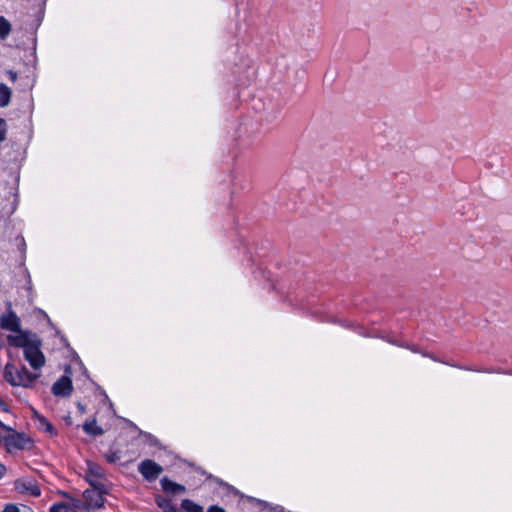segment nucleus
<instances>
[{
    "label": "nucleus",
    "instance_id": "nucleus-1",
    "mask_svg": "<svg viewBox=\"0 0 512 512\" xmlns=\"http://www.w3.org/2000/svg\"><path fill=\"white\" fill-rule=\"evenodd\" d=\"M39 376V374L29 372L25 366L17 368L11 363H7L4 369V379L12 386L30 388Z\"/></svg>",
    "mask_w": 512,
    "mask_h": 512
},
{
    "label": "nucleus",
    "instance_id": "nucleus-2",
    "mask_svg": "<svg viewBox=\"0 0 512 512\" xmlns=\"http://www.w3.org/2000/svg\"><path fill=\"white\" fill-rule=\"evenodd\" d=\"M90 484L93 487L91 489H86L83 493V508L87 512L100 509L105 503L104 494L106 493V490L104 489V485L92 480H90Z\"/></svg>",
    "mask_w": 512,
    "mask_h": 512
},
{
    "label": "nucleus",
    "instance_id": "nucleus-3",
    "mask_svg": "<svg viewBox=\"0 0 512 512\" xmlns=\"http://www.w3.org/2000/svg\"><path fill=\"white\" fill-rule=\"evenodd\" d=\"M2 444L8 453H13L16 450H30L33 447V441L28 435L14 429L4 434Z\"/></svg>",
    "mask_w": 512,
    "mask_h": 512
},
{
    "label": "nucleus",
    "instance_id": "nucleus-4",
    "mask_svg": "<svg viewBox=\"0 0 512 512\" xmlns=\"http://www.w3.org/2000/svg\"><path fill=\"white\" fill-rule=\"evenodd\" d=\"M41 340L37 337L24 351V358L33 369H40L45 364L41 349Z\"/></svg>",
    "mask_w": 512,
    "mask_h": 512
},
{
    "label": "nucleus",
    "instance_id": "nucleus-5",
    "mask_svg": "<svg viewBox=\"0 0 512 512\" xmlns=\"http://www.w3.org/2000/svg\"><path fill=\"white\" fill-rule=\"evenodd\" d=\"M138 471L149 482L156 480L163 472L161 465L153 460L145 459L138 465Z\"/></svg>",
    "mask_w": 512,
    "mask_h": 512
},
{
    "label": "nucleus",
    "instance_id": "nucleus-6",
    "mask_svg": "<svg viewBox=\"0 0 512 512\" xmlns=\"http://www.w3.org/2000/svg\"><path fill=\"white\" fill-rule=\"evenodd\" d=\"M0 326L3 330L10 332H19L21 328V320L17 314L12 310L11 305L7 308L6 312L0 316Z\"/></svg>",
    "mask_w": 512,
    "mask_h": 512
},
{
    "label": "nucleus",
    "instance_id": "nucleus-7",
    "mask_svg": "<svg viewBox=\"0 0 512 512\" xmlns=\"http://www.w3.org/2000/svg\"><path fill=\"white\" fill-rule=\"evenodd\" d=\"M15 489L19 493H28L31 496L39 497L41 495V490L36 483V481L32 479H18L15 481Z\"/></svg>",
    "mask_w": 512,
    "mask_h": 512
},
{
    "label": "nucleus",
    "instance_id": "nucleus-8",
    "mask_svg": "<svg viewBox=\"0 0 512 512\" xmlns=\"http://www.w3.org/2000/svg\"><path fill=\"white\" fill-rule=\"evenodd\" d=\"M17 333V335H9L7 341L11 346L23 348V351L37 338L36 335L31 337L28 332L21 329Z\"/></svg>",
    "mask_w": 512,
    "mask_h": 512
},
{
    "label": "nucleus",
    "instance_id": "nucleus-9",
    "mask_svg": "<svg viewBox=\"0 0 512 512\" xmlns=\"http://www.w3.org/2000/svg\"><path fill=\"white\" fill-rule=\"evenodd\" d=\"M51 390L55 396H70L73 391L72 381L69 377L62 376L53 384Z\"/></svg>",
    "mask_w": 512,
    "mask_h": 512
},
{
    "label": "nucleus",
    "instance_id": "nucleus-10",
    "mask_svg": "<svg viewBox=\"0 0 512 512\" xmlns=\"http://www.w3.org/2000/svg\"><path fill=\"white\" fill-rule=\"evenodd\" d=\"M80 507V501L71 498V503L58 502L53 504L49 512H77Z\"/></svg>",
    "mask_w": 512,
    "mask_h": 512
},
{
    "label": "nucleus",
    "instance_id": "nucleus-11",
    "mask_svg": "<svg viewBox=\"0 0 512 512\" xmlns=\"http://www.w3.org/2000/svg\"><path fill=\"white\" fill-rule=\"evenodd\" d=\"M161 487L164 492L171 493V494H180L184 493L186 491L185 486L178 484L176 482H173L172 480L168 479L167 477H164L160 481Z\"/></svg>",
    "mask_w": 512,
    "mask_h": 512
},
{
    "label": "nucleus",
    "instance_id": "nucleus-12",
    "mask_svg": "<svg viewBox=\"0 0 512 512\" xmlns=\"http://www.w3.org/2000/svg\"><path fill=\"white\" fill-rule=\"evenodd\" d=\"M83 431L91 436H100L104 433V430L97 425L96 420L87 421L83 424Z\"/></svg>",
    "mask_w": 512,
    "mask_h": 512
},
{
    "label": "nucleus",
    "instance_id": "nucleus-13",
    "mask_svg": "<svg viewBox=\"0 0 512 512\" xmlns=\"http://www.w3.org/2000/svg\"><path fill=\"white\" fill-rule=\"evenodd\" d=\"M12 97V90L5 84L0 83V107L9 105Z\"/></svg>",
    "mask_w": 512,
    "mask_h": 512
},
{
    "label": "nucleus",
    "instance_id": "nucleus-14",
    "mask_svg": "<svg viewBox=\"0 0 512 512\" xmlns=\"http://www.w3.org/2000/svg\"><path fill=\"white\" fill-rule=\"evenodd\" d=\"M181 508L185 512H203V507L196 504L190 499H183L181 501Z\"/></svg>",
    "mask_w": 512,
    "mask_h": 512
},
{
    "label": "nucleus",
    "instance_id": "nucleus-15",
    "mask_svg": "<svg viewBox=\"0 0 512 512\" xmlns=\"http://www.w3.org/2000/svg\"><path fill=\"white\" fill-rule=\"evenodd\" d=\"M88 473L89 476L94 477L96 479H101L104 477L103 468L96 463H88Z\"/></svg>",
    "mask_w": 512,
    "mask_h": 512
},
{
    "label": "nucleus",
    "instance_id": "nucleus-16",
    "mask_svg": "<svg viewBox=\"0 0 512 512\" xmlns=\"http://www.w3.org/2000/svg\"><path fill=\"white\" fill-rule=\"evenodd\" d=\"M10 32L11 24L5 17L0 16V39H6Z\"/></svg>",
    "mask_w": 512,
    "mask_h": 512
},
{
    "label": "nucleus",
    "instance_id": "nucleus-17",
    "mask_svg": "<svg viewBox=\"0 0 512 512\" xmlns=\"http://www.w3.org/2000/svg\"><path fill=\"white\" fill-rule=\"evenodd\" d=\"M39 421L43 425L46 432H48L51 435L54 433L53 425L45 417H39Z\"/></svg>",
    "mask_w": 512,
    "mask_h": 512
},
{
    "label": "nucleus",
    "instance_id": "nucleus-18",
    "mask_svg": "<svg viewBox=\"0 0 512 512\" xmlns=\"http://www.w3.org/2000/svg\"><path fill=\"white\" fill-rule=\"evenodd\" d=\"M7 123L3 118H0V142L6 139Z\"/></svg>",
    "mask_w": 512,
    "mask_h": 512
},
{
    "label": "nucleus",
    "instance_id": "nucleus-19",
    "mask_svg": "<svg viewBox=\"0 0 512 512\" xmlns=\"http://www.w3.org/2000/svg\"><path fill=\"white\" fill-rule=\"evenodd\" d=\"M0 512H20L19 507L16 504L9 503L4 506Z\"/></svg>",
    "mask_w": 512,
    "mask_h": 512
},
{
    "label": "nucleus",
    "instance_id": "nucleus-20",
    "mask_svg": "<svg viewBox=\"0 0 512 512\" xmlns=\"http://www.w3.org/2000/svg\"><path fill=\"white\" fill-rule=\"evenodd\" d=\"M399 347H403V348L409 349L410 351H412L414 353H420V350L415 345H408V344L404 343V344H399Z\"/></svg>",
    "mask_w": 512,
    "mask_h": 512
},
{
    "label": "nucleus",
    "instance_id": "nucleus-21",
    "mask_svg": "<svg viewBox=\"0 0 512 512\" xmlns=\"http://www.w3.org/2000/svg\"><path fill=\"white\" fill-rule=\"evenodd\" d=\"M207 512H226L225 509L218 505H211L208 507Z\"/></svg>",
    "mask_w": 512,
    "mask_h": 512
},
{
    "label": "nucleus",
    "instance_id": "nucleus-22",
    "mask_svg": "<svg viewBox=\"0 0 512 512\" xmlns=\"http://www.w3.org/2000/svg\"><path fill=\"white\" fill-rule=\"evenodd\" d=\"M6 74L8 75L9 79H10L12 82H15V81L17 80L18 75H17V73H16L15 71H13V70H8V71L6 72Z\"/></svg>",
    "mask_w": 512,
    "mask_h": 512
},
{
    "label": "nucleus",
    "instance_id": "nucleus-23",
    "mask_svg": "<svg viewBox=\"0 0 512 512\" xmlns=\"http://www.w3.org/2000/svg\"><path fill=\"white\" fill-rule=\"evenodd\" d=\"M0 428L2 430H4L6 433H9L11 430H13V428L5 425L3 422L0 421Z\"/></svg>",
    "mask_w": 512,
    "mask_h": 512
},
{
    "label": "nucleus",
    "instance_id": "nucleus-24",
    "mask_svg": "<svg viewBox=\"0 0 512 512\" xmlns=\"http://www.w3.org/2000/svg\"><path fill=\"white\" fill-rule=\"evenodd\" d=\"M6 472V467L0 463V479L4 476Z\"/></svg>",
    "mask_w": 512,
    "mask_h": 512
},
{
    "label": "nucleus",
    "instance_id": "nucleus-25",
    "mask_svg": "<svg viewBox=\"0 0 512 512\" xmlns=\"http://www.w3.org/2000/svg\"><path fill=\"white\" fill-rule=\"evenodd\" d=\"M420 354H422L424 357H429V358H431L432 360L436 361V358H435L433 355H431V354H429V353H427V352L420 351Z\"/></svg>",
    "mask_w": 512,
    "mask_h": 512
},
{
    "label": "nucleus",
    "instance_id": "nucleus-26",
    "mask_svg": "<svg viewBox=\"0 0 512 512\" xmlns=\"http://www.w3.org/2000/svg\"><path fill=\"white\" fill-rule=\"evenodd\" d=\"M0 408H2L3 410H7V404L2 400V398L0 397Z\"/></svg>",
    "mask_w": 512,
    "mask_h": 512
},
{
    "label": "nucleus",
    "instance_id": "nucleus-27",
    "mask_svg": "<svg viewBox=\"0 0 512 512\" xmlns=\"http://www.w3.org/2000/svg\"><path fill=\"white\" fill-rule=\"evenodd\" d=\"M78 408L80 410L81 413H84L85 412V407L82 405V404H78Z\"/></svg>",
    "mask_w": 512,
    "mask_h": 512
},
{
    "label": "nucleus",
    "instance_id": "nucleus-28",
    "mask_svg": "<svg viewBox=\"0 0 512 512\" xmlns=\"http://www.w3.org/2000/svg\"><path fill=\"white\" fill-rule=\"evenodd\" d=\"M389 343L393 344V345H396V346H399V342H396L394 340H389Z\"/></svg>",
    "mask_w": 512,
    "mask_h": 512
}]
</instances>
